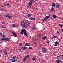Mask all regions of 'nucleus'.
Segmentation results:
<instances>
[{
	"label": "nucleus",
	"instance_id": "54",
	"mask_svg": "<svg viewBox=\"0 0 63 63\" xmlns=\"http://www.w3.org/2000/svg\"><path fill=\"white\" fill-rule=\"evenodd\" d=\"M1 57V54H0V58Z\"/></svg>",
	"mask_w": 63,
	"mask_h": 63
},
{
	"label": "nucleus",
	"instance_id": "37",
	"mask_svg": "<svg viewBox=\"0 0 63 63\" xmlns=\"http://www.w3.org/2000/svg\"><path fill=\"white\" fill-rule=\"evenodd\" d=\"M23 50H25V49H26L27 48L26 47H24Z\"/></svg>",
	"mask_w": 63,
	"mask_h": 63
},
{
	"label": "nucleus",
	"instance_id": "13",
	"mask_svg": "<svg viewBox=\"0 0 63 63\" xmlns=\"http://www.w3.org/2000/svg\"><path fill=\"white\" fill-rule=\"evenodd\" d=\"M52 7H54L55 6V3L54 2H53L51 4Z\"/></svg>",
	"mask_w": 63,
	"mask_h": 63
},
{
	"label": "nucleus",
	"instance_id": "44",
	"mask_svg": "<svg viewBox=\"0 0 63 63\" xmlns=\"http://www.w3.org/2000/svg\"><path fill=\"white\" fill-rule=\"evenodd\" d=\"M24 47H22L21 48V49H22V50H23V49H24Z\"/></svg>",
	"mask_w": 63,
	"mask_h": 63
},
{
	"label": "nucleus",
	"instance_id": "38",
	"mask_svg": "<svg viewBox=\"0 0 63 63\" xmlns=\"http://www.w3.org/2000/svg\"><path fill=\"white\" fill-rule=\"evenodd\" d=\"M24 21H22L21 22V24H23L24 23Z\"/></svg>",
	"mask_w": 63,
	"mask_h": 63
},
{
	"label": "nucleus",
	"instance_id": "35",
	"mask_svg": "<svg viewBox=\"0 0 63 63\" xmlns=\"http://www.w3.org/2000/svg\"><path fill=\"white\" fill-rule=\"evenodd\" d=\"M1 23H2V24H6V23L4 22H1Z\"/></svg>",
	"mask_w": 63,
	"mask_h": 63
},
{
	"label": "nucleus",
	"instance_id": "20",
	"mask_svg": "<svg viewBox=\"0 0 63 63\" xmlns=\"http://www.w3.org/2000/svg\"><path fill=\"white\" fill-rule=\"evenodd\" d=\"M56 8H59V4H57L56 6Z\"/></svg>",
	"mask_w": 63,
	"mask_h": 63
},
{
	"label": "nucleus",
	"instance_id": "16",
	"mask_svg": "<svg viewBox=\"0 0 63 63\" xmlns=\"http://www.w3.org/2000/svg\"><path fill=\"white\" fill-rule=\"evenodd\" d=\"M56 62V63H59L60 62H61V61L60 60H57Z\"/></svg>",
	"mask_w": 63,
	"mask_h": 63
},
{
	"label": "nucleus",
	"instance_id": "21",
	"mask_svg": "<svg viewBox=\"0 0 63 63\" xmlns=\"http://www.w3.org/2000/svg\"><path fill=\"white\" fill-rule=\"evenodd\" d=\"M32 16V14H28L27 16L28 17H30V16Z\"/></svg>",
	"mask_w": 63,
	"mask_h": 63
},
{
	"label": "nucleus",
	"instance_id": "31",
	"mask_svg": "<svg viewBox=\"0 0 63 63\" xmlns=\"http://www.w3.org/2000/svg\"><path fill=\"white\" fill-rule=\"evenodd\" d=\"M57 34H59V35H60V33H59V32L58 31H57Z\"/></svg>",
	"mask_w": 63,
	"mask_h": 63
},
{
	"label": "nucleus",
	"instance_id": "27",
	"mask_svg": "<svg viewBox=\"0 0 63 63\" xmlns=\"http://www.w3.org/2000/svg\"><path fill=\"white\" fill-rule=\"evenodd\" d=\"M59 25L60 26V27H61V28H62V27H63V25L61 24H59Z\"/></svg>",
	"mask_w": 63,
	"mask_h": 63
},
{
	"label": "nucleus",
	"instance_id": "47",
	"mask_svg": "<svg viewBox=\"0 0 63 63\" xmlns=\"http://www.w3.org/2000/svg\"><path fill=\"white\" fill-rule=\"evenodd\" d=\"M2 41L0 42V44H2Z\"/></svg>",
	"mask_w": 63,
	"mask_h": 63
},
{
	"label": "nucleus",
	"instance_id": "12",
	"mask_svg": "<svg viewBox=\"0 0 63 63\" xmlns=\"http://www.w3.org/2000/svg\"><path fill=\"white\" fill-rule=\"evenodd\" d=\"M55 10V9L54 8H53V7H52L50 9L51 12H53Z\"/></svg>",
	"mask_w": 63,
	"mask_h": 63
},
{
	"label": "nucleus",
	"instance_id": "40",
	"mask_svg": "<svg viewBox=\"0 0 63 63\" xmlns=\"http://www.w3.org/2000/svg\"><path fill=\"white\" fill-rule=\"evenodd\" d=\"M21 45H22V43H20L19 44V45L20 46H21Z\"/></svg>",
	"mask_w": 63,
	"mask_h": 63
},
{
	"label": "nucleus",
	"instance_id": "53",
	"mask_svg": "<svg viewBox=\"0 0 63 63\" xmlns=\"http://www.w3.org/2000/svg\"><path fill=\"white\" fill-rule=\"evenodd\" d=\"M48 15H51V14L50 13H49Z\"/></svg>",
	"mask_w": 63,
	"mask_h": 63
},
{
	"label": "nucleus",
	"instance_id": "55",
	"mask_svg": "<svg viewBox=\"0 0 63 63\" xmlns=\"http://www.w3.org/2000/svg\"><path fill=\"white\" fill-rule=\"evenodd\" d=\"M35 1H37V0H35Z\"/></svg>",
	"mask_w": 63,
	"mask_h": 63
},
{
	"label": "nucleus",
	"instance_id": "8",
	"mask_svg": "<svg viewBox=\"0 0 63 63\" xmlns=\"http://www.w3.org/2000/svg\"><path fill=\"white\" fill-rule=\"evenodd\" d=\"M59 42H58L57 41H56L55 42V44H53V46L54 47H56V46H58L59 45Z\"/></svg>",
	"mask_w": 63,
	"mask_h": 63
},
{
	"label": "nucleus",
	"instance_id": "50",
	"mask_svg": "<svg viewBox=\"0 0 63 63\" xmlns=\"http://www.w3.org/2000/svg\"><path fill=\"white\" fill-rule=\"evenodd\" d=\"M1 28H3V27L1 26Z\"/></svg>",
	"mask_w": 63,
	"mask_h": 63
},
{
	"label": "nucleus",
	"instance_id": "6",
	"mask_svg": "<svg viewBox=\"0 0 63 63\" xmlns=\"http://www.w3.org/2000/svg\"><path fill=\"white\" fill-rule=\"evenodd\" d=\"M11 33L13 34V35L14 37H17V34L14 32H12Z\"/></svg>",
	"mask_w": 63,
	"mask_h": 63
},
{
	"label": "nucleus",
	"instance_id": "18",
	"mask_svg": "<svg viewBox=\"0 0 63 63\" xmlns=\"http://www.w3.org/2000/svg\"><path fill=\"white\" fill-rule=\"evenodd\" d=\"M36 29V28L34 26L32 27V31H34V30H35Z\"/></svg>",
	"mask_w": 63,
	"mask_h": 63
},
{
	"label": "nucleus",
	"instance_id": "52",
	"mask_svg": "<svg viewBox=\"0 0 63 63\" xmlns=\"http://www.w3.org/2000/svg\"><path fill=\"white\" fill-rule=\"evenodd\" d=\"M62 63H63V61H62Z\"/></svg>",
	"mask_w": 63,
	"mask_h": 63
},
{
	"label": "nucleus",
	"instance_id": "56",
	"mask_svg": "<svg viewBox=\"0 0 63 63\" xmlns=\"http://www.w3.org/2000/svg\"><path fill=\"white\" fill-rule=\"evenodd\" d=\"M1 34V33H0V35Z\"/></svg>",
	"mask_w": 63,
	"mask_h": 63
},
{
	"label": "nucleus",
	"instance_id": "19",
	"mask_svg": "<svg viewBox=\"0 0 63 63\" xmlns=\"http://www.w3.org/2000/svg\"><path fill=\"white\" fill-rule=\"evenodd\" d=\"M28 5H30V6H32V3L30 1L28 3Z\"/></svg>",
	"mask_w": 63,
	"mask_h": 63
},
{
	"label": "nucleus",
	"instance_id": "45",
	"mask_svg": "<svg viewBox=\"0 0 63 63\" xmlns=\"http://www.w3.org/2000/svg\"><path fill=\"white\" fill-rule=\"evenodd\" d=\"M3 28H6V27H3Z\"/></svg>",
	"mask_w": 63,
	"mask_h": 63
},
{
	"label": "nucleus",
	"instance_id": "43",
	"mask_svg": "<svg viewBox=\"0 0 63 63\" xmlns=\"http://www.w3.org/2000/svg\"><path fill=\"white\" fill-rule=\"evenodd\" d=\"M61 30L62 32H63V29Z\"/></svg>",
	"mask_w": 63,
	"mask_h": 63
},
{
	"label": "nucleus",
	"instance_id": "33",
	"mask_svg": "<svg viewBox=\"0 0 63 63\" xmlns=\"http://www.w3.org/2000/svg\"><path fill=\"white\" fill-rule=\"evenodd\" d=\"M33 49V48L32 47H29V49Z\"/></svg>",
	"mask_w": 63,
	"mask_h": 63
},
{
	"label": "nucleus",
	"instance_id": "3",
	"mask_svg": "<svg viewBox=\"0 0 63 63\" xmlns=\"http://www.w3.org/2000/svg\"><path fill=\"white\" fill-rule=\"evenodd\" d=\"M28 57H29V55H27L23 59L22 61H26Z\"/></svg>",
	"mask_w": 63,
	"mask_h": 63
},
{
	"label": "nucleus",
	"instance_id": "28",
	"mask_svg": "<svg viewBox=\"0 0 63 63\" xmlns=\"http://www.w3.org/2000/svg\"><path fill=\"white\" fill-rule=\"evenodd\" d=\"M27 7L29 9H30V8H31V6H30V5H28L27 6Z\"/></svg>",
	"mask_w": 63,
	"mask_h": 63
},
{
	"label": "nucleus",
	"instance_id": "15",
	"mask_svg": "<svg viewBox=\"0 0 63 63\" xmlns=\"http://www.w3.org/2000/svg\"><path fill=\"white\" fill-rule=\"evenodd\" d=\"M47 38V37L46 36H45L44 37L42 38V39L43 40H45Z\"/></svg>",
	"mask_w": 63,
	"mask_h": 63
},
{
	"label": "nucleus",
	"instance_id": "48",
	"mask_svg": "<svg viewBox=\"0 0 63 63\" xmlns=\"http://www.w3.org/2000/svg\"><path fill=\"white\" fill-rule=\"evenodd\" d=\"M28 24H30V23L29 22H28Z\"/></svg>",
	"mask_w": 63,
	"mask_h": 63
},
{
	"label": "nucleus",
	"instance_id": "7",
	"mask_svg": "<svg viewBox=\"0 0 63 63\" xmlns=\"http://www.w3.org/2000/svg\"><path fill=\"white\" fill-rule=\"evenodd\" d=\"M13 25H12V27L13 28H15V27L18 28V26L16 23L13 24Z\"/></svg>",
	"mask_w": 63,
	"mask_h": 63
},
{
	"label": "nucleus",
	"instance_id": "4",
	"mask_svg": "<svg viewBox=\"0 0 63 63\" xmlns=\"http://www.w3.org/2000/svg\"><path fill=\"white\" fill-rule=\"evenodd\" d=\"M47 51V50L46 48H44L42 50V52L43 53H46Z\"/></svg>",
	"mask_w": 63,
	"mask_h": 63
},
{
	"label": "nucleus",
	"instance_id": "22",
	"mask_svg": "<svg viewBox=\"0 0 63 63\" xmlns=\"http://www.w3.org/2000/svg\"><path fill=\"white\" fill-rule=\"evenodd\" d=\"M29 44H28V43H27L25 45V46H29Z\"/></svg>",
	"mask_w": 63,
	"mask_h": 63
},
{
	"label": "nucleus",
	"instance_id": "17",
	"mask_svg": "<svg viewBox=\"0 0 63 63\" xmlns=\"http://www.w3.org/2000/svg\"><path fill=\"white\" fill-rule=\"evenodd\" d=\"M4 53L5 55H7V52L6 51H4Z\"/></svg>",
	"mask_w": 63,
	"mask_h": 63
},
{
	"label": "nucleus",
	"instance_id": "42",
	"mask_svg": "<svg viewBox=\"0 0 63 63\" xmlns=\"http://www.w3.org/2000/svg\"><path fill=\"white\" fill-rule=\"evenodd\" d=\"M28 22L27 21L25 22V23H26V24L28 23Z\"/></svg>",
	"mask_w": 63,
	"mask_h": 63
},
{
	"label": "nucleus",
	"instance_id": "24",
	"mask_svg": "<svg viewBox=\"0 0 63 63\" xmlns=\"http://www.w3.org/2000/svg\"><path fill=\"white\" fill-rule=\"evenodd\" d=\"M42 21L43 22H45V21H47V19L46 18L43 19Z\"/></svg>",
	"mask_w": 63,
	"mask_h": 63
},
{
	"label": "nucleus",
	"instance_id": "34",
	"mask_svg": "<svg viewBox=\"0 0 63 63\" xmlns=\"http://www.w3.org/2000/svg\"><path fill=\"white\" fill-rule=\"evenodd\" d=\"M50 18L51 19H52V20H54V18H53L52 17H51Z\"/></svg>",
	"mask_w": 63,
	"mask_h": 63
},
{
	"label": "nucleus",
	"instance_id": "23",
	"mask_svg": "<svg viewBox=\"0 0 63 63\" xmlns=\"http://www.w3.org/2000/svg\"><path fill=\"white\" fill-rule=\"evenodd\" d=\"M30 2H31V3L32 4V3H33L34 2H35V1L34 0H31Z\"/></svg>",
	"mask_w": 63,
	"mask_h": 63
},
{
	"label": "nucleus",
	"instance_id": "49",
	"mask_svg": "<svg viewBox=\"0 0 63 63\" xmlns=\"http://www.w3.org/2000/svg\"><path fill=\"white\" fill-rule=\"evenodd\" d=\"M60 56H62V57H63V55H62Z\"/></svg>",
	"mask_w": 63,
	"mask_h": 63
},
{
	"label": "nucleus",
	"instance_id": "41",
	"mask_svg": "<svg viewBox=\"0 0 63 63\" xmlns=\"http://www.w3.org/2000/svg\"><path fill=\"white\" fill-rule=\"evenodd\" d=\"M6 6V4L5 5H3V6H1V7H4V6Z\"/></svg>",
	"mask_w": 63,
	"mask_h": 63
},
{
	"label": "nucleus",
	"instance_id": "10",
	"mask_svg": "<svg viewBox=\"0 0 63 63\" xmlns=\"http://www.w3.org/2000/svg\"><path fill=\"white\" fill-rule=\"evenodd\" d=\"M29 18L30 19L32 20H35V18H34V17L33 18V17H31V18L29 17Z\"/></svg>",
	"mask_w": 63,
	"mask_h": 63
},
{
	"label": "nucleus",
	"instance_id": "30",
	"mask_svg": "<svg viewBox=\"0 0 63 63\" xmlns=\"http://www.w3.org/2000/svg\"><path fill=\"white\" fill-rule=\"evenodd\" d=\"M46 43L48 44V45H49V40H48L46 42Z\"/></svg>",
	"mask_w": 63,
	"mask_h": 63
},
{
	"label": "nucleus",
	"instance_id": "39",
	"mask_svg": "<svg viewBox=\"0 0 63 63\" xmlns=\"http://www.w3.org/2000/svg\"><path fill=\"white\" fill-rule=\"evenodd\" d=\"M26 25H27H27L28 26H30V25H29L28 24H26Z\"/></svg>",
	"mask_w": 63,
	"mask_h": 63
},
{
	"label": "nucleus",
	"instance_id": "46",
	"mask_svg": "<svg viewBox=\"0 0 63 63\" xmlns=\"http://www.w3.org/2000/svg\"><path fill=\"white\" fill-rule=\"evenodd\" d=\"M6 5H7V6H9L10 5V4H6Z\"/></svg>",
	"mask_w": 63,
	"mask_h": 63
},
{
	"label": "nucleus",
	"instance_id": "25",
	"mask_svg": "<svg viewBox=\"0 0 63 63\" xmlns=\"http://www.w3.org/2000/svg\"><path fill=\"white\" fill-rule=\"evenodd\" d=\"M32 59L33 61H35V60H36V58H32Z\"/></svg>",
	"mask_w": 63,
	"mask_h": 63
},
{
	"label": "nucleus",
	"instance_id": "1",
	"mask_svg": "<svg viewBox=\"0 0 63 63\" xmlns=\"http://www.w3.org/2000/svg\"><path fill=\"white\" fill-rule=\"evenodd\" d=\"M27 31L25 29H22L21 31V32H20V34L21 35H23V33L24 35L25 36H28V35L27 34Z\"/></svg>",
	"mask_w": 63,
	"mask_h": 63
},
{
	"label": "nucleus",
	"instance_id": "14",
	"mask_svg": "<svg viewBox=\"0 0 63 63\" xmlns=\"http://www.w3.org/2000/svg\"><path fill=\"white\" fill-rule=\"evenodd\" d=\"M6 41H8V42H10V39L9 38H5V40Z\"/></svg>",
	"mask_w": 63,
	"mask_h": 63
},
{
	"label": "nucleus",
	"instance_id": "32",
	"mask_svg": "<svg viewBox=\"0 0 63 63\" xmlns=\"http://www.w3.org/2000/svg\"><path fill=\"white\" fill-rule=\"evenodd\" d=\"M1 40H4V41H5L6 40V38H2L1 39Z\"/></svg>",
	"mask_w": 63,
	"mask_h": 63
},
{
	"label": "nucleus",
	"instance_id": "36",
	"mask_svg": "<svg viewBox=\"0 0 63 63\" xmlns=\"http://www.w3.org/2000/svg\"><path fill=\"white\" fill-rule=\"evenodd\" d=\"M2 37L3 38H5V36L4 35H2Z\"/></svg>",
	"mask_w": 63,
	"mask_h": 63
},
{
	"label": "nucleus",
	"instance_id": "51",
	"mask_svg": "<svg viewBox=\"0 0 63 63\" xmlns=\"http://www.w3.org/2000/svg\"><path fill=\"white\" fill-rule=\"evenodd\" d=\"M57 57H60V56H57Z\"/></svg>",
	"mask_w": 63,
	"mask_h": 63
},
{
	"label": "nucleus",
	"instance_id": "5",
	"mask_svg": "<svg viewBox=\"0 0 63 63\" xmlns=\"http://www.w3.org/2000/svg\"><path fill=\"white\" fill-rule=\"evenodd\" d=\"M6 16L7 18L9 19H12V18H13V17H12V16L10 15H9L6 14Z\"/></svg>",
	"mask_w": 63,
	"mask_h": 63
},
{
	"label": "nucleus",
	"instance_id": "11",
	"mask_svg": "<svg viewBox=\"0 0 63 63\" xmlns=\"http://www.w3.org/2000/svg\"><path fill=\"white\" fill-rule=\"evenodd\" d=\"M52 17H53V18H57V16H56V15H54V14H53V15L52 16Z\"/></svg>",
	"mask_w": 63,
	"mask_h": 63
},
{
	"label": "nucleus",
	"instance_id": "29",
	"mask_svg": "<svg viewBox=\"0 0 63 63\" xmlns=\"http://www.w3.org/2000/svg\"><path fill=\"white\" fill-rule=\"evenodd\" d=\"M52 38H54L55 39H56V38H57V36H52Z\"/></svg>",
	"mask_w": 63,
	"mask_h": 63
},
{
	"label": "nucleus",
	"instance_id": "26",
	"mask_svg": "<svg viewBox=\"0 0 63 63\" xmlns=\"http://www.w3.org/2000/svg\"><path fill=\"white\" fill-rule=\"evenodd\" d=\"M45 18H46V19H48L49 18V16H47L45 17Z\"/></svg>",
	"mask_w": 63,
	"mask_h": 63
},
{
	"label": "nucleus",
	"instance_id": "2",
	"mask_svg": "<svg viewBox=\"0 0 63 63\" xmlns=\"http://www.w3.org/2000/svg\"><path fill=\"white\" fill-rule=\"evenodd\" d=\"M16 59H17V58L15 57H13L11 58L10 60L12 62H15L16 61Z\"/></svg>",
	"mask_w": 63,
	"mask_h": 63
},
{
	"label": "nucleus",
	"instance_id": "9",
	"mask_svg": "<svg viewBox=\"0 0 63 63\" xmlns=\"http://www.w3.org/2000/svg\"><path fill=\"white\" fill-rule=\"evenodd\" d=\"M21 25H22V26L23 27H24V28H27L26 24L24 23L23 24H21Z\"/></svg>",
	"mask_w": 63,
	"mask_h": 63
}]
</instances>
